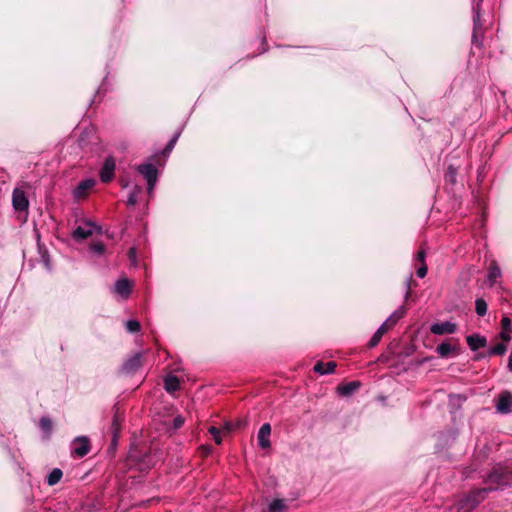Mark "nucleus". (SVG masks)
<instances>
[{
	"instance_id": "nucleus-2",
	"label": "nucleus",
	"mask_w": 512,
	"mask_h": 512,
	"mask_svg": "<svg viewBox=\"0 0 512 512\" xmlns=\"http://www.w3.org/2000/svg\"><path fill=\"white\" fill-rule=\"evenodd\" d=\"M488 489L477 488L471 490L468 494L460 497L455 505L457 512H470L479 505L487 496Z\"/></svg>"
},
{
	"instance_id": "nucleus-23",
	"label": "nucleus",
	"mask_w": 512,
	"mask_h": 512,
	"mask_svg": "<svg viewBox=\"0 0 512 512\" xmlns=\"http://www.w3.org/2000/svg\"><path fill=\"white\" fill-rule=\"evenodd\" d=\"M457 174H458L457 168H455L452 165H449L445 172V175H444L445 183L450 184L452 186L455 185L456 179H457Z\"/></svg>"
},
{
	"instance_id": "nucleus-43",
	"label": "nucleus",
	"mask_w": 512,
	"mask_h": 512,
	"mask_svg": "<svg viewBox=\"0 0 512 512\" xmlns=\"http://www.w3.org/2000/svg\"><path fill=\"white\" fill-rule=\"evenodd\" d=\"M122 186H123V187H126V186H127V184H126L125 182H122Z\"/></svg>"
},
{
	"instance_id": "nucleus-10",
	"label": "nucleus",
	"mask_w": 512,
	"mask_h": 512,
	"mask_svg": "<svg viewBox=\"0 0 512 512\" xmlns=\"http://www.w3.org/2000/svg\"><path fill=\"white\" fill-rule=\"evenodd\" d=\"M496 409L501 414L512 412V393L510 391H502L496 399Z\"/></svg>"
},
{
	"instance_id": "nucleus-11",
	"label": "nucleus",
	"mask_w": 512,
	"mask_h": 512,
	"mask_svg": "<svg viewBox=\"0 0 512 512\" xmlns=\"http://www.w3.org/2000/svg\"><path fill=\"white\" fill-rule=\"evenodd\" d=\"M430 331L434 335L453 334L457 331V324L450 321L434 323L430 326Z\"/></svg>"
},
{
	"instance_id": "nucleus-29",
	"label": "nucleus",
	"mask_w": 512,
	"mask_h": 512,
	"mask_svg": "<svg viewBox=\"0 0 512 512\" xmlns=\"http://www.w3.org/2000/svg\"><path fill=\"white\" fill-rule=\"evenodd\" d=\"M179 135H180L179 133H176L172 137V139H170V141L167 143V145L165 146V148L163 149V151L161 153L162 156L166 157V156H168L171 153V151L173 150V148L176 145V142H177V140L179 138Z\"/></svg>"
},
{
	"instance_id": "nucleus-28",
	"label": "nucleus",
	"mask_w": 512,
	"mask_h": 512,
	"mask_svg": "<svg viewBox=\"0 0 512 512\" xmlns=\"http://www.w3.org/2000/svg\"><path fill=\"white\" fill-rule=\"evenodd\" d=\"M141 192V188L138 186H135L134 189L131 191V193L128 196L127 199V205L128 206H135L138 202V196Z\"/></svg>"
},
{
	"instance_id": "nucleus-4",
	"label": "nucleus",
	"mask_w": 512,
	"mask_h": 512,
	"mask_svg": "<svg viewBox=\"0 0 512 512\" xmlns=\"http://www.w3.org/2000/svg\"><path fill=\"white\" fill-rule=\"evenodd\" d=\"M91 450V443L88 437L75 438L71 443V456L76 459L83 458Z\"/></svg>"
},
{
	"instance_id": "nucleus-39",
	"label": "nucleus",
	"mask_w": 512,
	"mask_h": 512,
	"mask_svg": "<svg viewBox=\"0 0 512 512\" xmlns=\"http://www.w3.org/2000/svg\"><path fill=\"white\" fill-rule=\"evenodd\" d=\"M260 45H261V48L259 49L257 54H262L267 50V42H266L265 37H261Z\"/></svg>"
},
{
	"instance_id": "nucleus-35",
	"label": "nucleus",
	"mask_w": 512,
	"mask_h": 512,
	"mask_svg": "<svg viewBox=\"0 0 512 512\" xmlns=\"http://www.w3.org/2000/svg\"><path fill=\"white\" fill-rule=\"evenodd\" d=\"M198 451L202 457H207L212 453V447L210 445H201Z\"/></svg>"
},
{
	"instance_id": "nucleus-5",
	"label": "nucleus",
	"mask_w": 512,
	"mask_h": 512,
	"mask_svg": "<svg viewBox=\"0 0 512 512\" xmlns=\"http://www.w3.org/2000/svg\"><path fill=\"white\" fill-rule=\"evenodd\" d=\"M134 289V282L127 277L119 278L113 287V293L116 294L120 299H129Z\"/></svg>"
},
{
	"instance_id": "nucleus-18",
	"label": "nucleus",
	"mask_w": 512,
	"mask_h": 512,
	"mask_svg": "<svg viewBox=\"0 0 512 512\" xmlns=\"http://www.w3.org/2000/svg\"><path fill=\"white\" fill-rule=\"evenodd\" d=\"M512 335V321L508 316H504L501 320L500 338L503 342H509Z\"/></svg>"
},
{
	"instance_id": "nucleus-24",
	"label": "nucleus",
	"mask_w": 512,
	"mask_h": 512,
	"mask_svg": "<svg viewBox=\"0 0 512 512\" xmlns=\"http://www.w3.org/2000/svg\"><path fill=\"white\" fill-rule=\"evenodd\" d=\"M63 472L59 468H54L47 477V483L49 486L56 485L62 478Z\"/></svg>"
},
{
	"instance_id": "nucleus-26",
	"label": "nucleus",
	"mask_w": 512,
	"mask_h": 512,
	"mask_svg": "<svg viewBox=\"0 0 512 512\" xmlns=\"http://www.w3.org/2000/svg\"><path fill=\"white\" fill-rule=\"evenodd\" d=\"M475 310L478 316H485L487 313V303L484 299L478 298L475 301Z\"/></svg>"
},
{
	"instance_id": "nucleus-19",
	"label": "nucleus",
	"mask_w": 512,
	"mask_h": 512,
	"mask_svg": "<svg viewBox=\"0 0 512 512\" xmlns=\"http://www.w3.org/2000/svg\"><path fill=\"white\" fill-rule=\"evenodd\" d=\"M466 341H467L469 348L472 351H476L480 348H483L487 344L486 338L479 334H472V335L467 336Z\"/></svg>"
},
{
	"instance_id": "nucleus-8",
	"label": "nucleus",
	"mask_w": 512,
	"mask_h": 512,
	"mask_svg": "<svg viewBox=\"0 0 512 512\" xmlns=\"http://www.w3.org/2000/svg\"><path fill=\"white\" fill-rule=\"evenodd\" d=\"M95 185L96 181L94 179L82 180L73 190V198L77 201L86 199Z\"/></svg>"
},
{
	"instance_id": "nucleus-42",
	"label": "nucleus",
	"mask_w": 512,
	"mask_h": 512,
	"mask_svg": "<svg viewBox=\"0 0 512 512\" xmlns=\"http://www.w3.org/2000/svg\"><path fill=\"white\" fill-rule=\"evenodd\" d=\"M161 155L159 154H155L151 157V160L154 161V162H158L159 159H160Z\"/></svg>"
},
{
	"instance_id": "nucleus-25",
	"label": "nucleus",
	"mask_w": 512,
	"mask_h": 512,
	"mask_svg": "<svg viewBox=\"0 0 512 512\" xmlns=\"http://www.w3.org/2000/svg\"><path fill=\"white\" fill-rule=\"evenodd\" d=\"M286 508V504L282 499L273 500L268 507V512H282Z\"/></svg>"
},
{
	"instance_id": "nucleus-40",
	"label": "nucleus",
	"mask_w": 512,
	"mask_h": 512,
	"mask_svg": "<svg viewBox=\"0 0 512 512\" xmlns=\"http://www.w3.org/2000/svg\"><path fill=\"white\" fill-rule=\"evenodd\" d=\"M128 257L132 262L136 261V248L131 247L128 251Z\"/></svg>"
},
{
	"instance_id": "nucleus-1",
	"label": "nucleus",
	"mask_w": 512,
	"mask_h": 512,
	"mask_svg": "<svg viewBox=\"0 0 512 512\" xmlns=\"http://www.w3.org/2000/svg\"><path fill=\"white\" fill-rule=\"evenodd\" d=\"M485 483L488 491H494L512 483V466L496 464L488 474Z\"/></svg>"
},
{
	"instance_id": "nucleus-31",
	"label": "nucleus",
	"mask_w": 512,
	"mask_h": 512,
	"mask_svg": "<svg viewBox=\"0 0 512 512\" xmlns=\"http://www.w3.org/2000/svg\"><path fill=\"white\" fill-rule=\"evenodd\" d=\"M507 347L504 343H498L492 346L489 350L490 355H503L506 351Z\"/></svg>"
},
{
	"instance_id": "nucleus-17",
	"label": "nucleus",
	"mask_w": 512,
	"mask_h": 512,
	"mask_svg": "<svg viewBox=\"0 0 512 512\" xmlns=\"http://www.w3.org/2000/svg\"><path fill=\"white\" fill-rule=\"evenodd\" d=\"M502 277V272L496 261H491L488 267L487 280L490 286L497 283L498 279Z\"/></svg>"
},
{
	"instance_id": "nucleus-16",
	"label": "nucleus",
	"mask_w": 512,
	"mask_h": 512,
	"mask_svg": "<svg viewBox=\"0 0 512 512\" xmlns=\"http://www.w3.org/2000/svg\"><path fill=\"white\" fill-rule=\"evenodd\" d=\"M473 45L479 49L484 47V32L479 23V14L474 18V32L472 37Z\"/></svg>"
},
{
	"instance_id": "nucleus-32",
	"label": "nucleus",
	"mask_w": 512,
	"mask_h": 512,
	"mask_svg": "<svg viewBox=\"0 0 512 512\" xmlns=\"http://www.w3.org/2000/svg\"><path fill=\"white\" fill-rule=\"evenodd\" d=\"M208 432L212 435V437L217 445H220L222 443V437L220 435L221 430L219 428H217L215 426H211V427H209Z\"/></svg>"
},
{
	"instance_id": "nucleus-34",
	"label": "nucleus",
	"mask_w": 512,
	"mask_h": 512,
	"mask_svg": "<svg viewBox=\"0 0 512 512\" xmlns=\"http://www.w3.org/2000/svg\"><path fill=\"white\" fill-rule=\"evenodd\" d=\"M112 430H113V433H114V438H116L117 434H118V432L120 430V419H119L117 414H115L113 422H112Z\"/></svg>"
},
{
	"instance_id": "nucleus-33",
	"label": "nucleus",
	"mask_w": 512,
	"mask_h": 512,
	"mask_svg": "<svg viewBox=\"0 0 512 512\" xmlns=\"http://www.w3.org/2000/svg\"><path fill=\"white\" fill-rule=\"evenodd\" d=\"M425 258H426V250H425L424 246H421L416 253L415 260L417 262H419L420 264H422V263H425Z\"/></svg>"
},
{
	"instance_id": "nucleus-15",
	"label": "nucleus",
	"mask_w": 512,
	"mask_h": 512,
	"mask_svg": "<svg viewBox=\"0 0 512 512\" xmlns=\"http://www.w3.org/2000/svg\"><path fill=\"white\" fill-rule=\"evenodd\" d=\"M143 365V355L136 353L123 364V370L127 373H134Z\"/></svg>"
},
{
	"instance_id": "nucleus-12",
	"label": "nucleus",
	"mask_w": 512,
	"mask_h": 512,
	"mask_svg": "<svg viewBox=\"0 0 512 512\" xmlns=\"http://www.w3.org/2000/svg\"><path fill=\"white\" fill-rule=\"evenodd\" d=\"M271 425L269 423L263 424L257 435L258 445L263 450H268L271 448Z\"/></svg>"
},
{
	"instance_id": "nucleus-38",
	"label": "nucleus",
	"mask_w": 512,
	"mask_h": 512,
	"mask_svg": "<svg viewBox=\"0 0 512 512\" xmlns=\"http://www.w3.org/2000/svg\"><path fill=\"white\" fill-rule=\"evenodd\" d=\"M183 424H184V418L182 416H177L173 419V427L175 429L182 427Z\"/></svg>"
},
{
	"instance_id": "nucleus-14",
	"label": "nucleus",
	"mask_w": 512,
	"mask_h": 512,
	"mask_svg": "<svg viewBox=\"0 0 512 512\" xmlns=\"http://www.w3.org/2000/svg\"><path fill=\"white\" fill-rule=\"evenodd\" d=\"M96 225L91 222H85L83 225H79L73 231V238L76 240H84L93 235L94 230L96 229Z\"/></svg>"
},
{
	"instance_id": "nucleus-37",
	"label": "nucleus",
	"mask_w": 512,
	"mask_h": 512,
	"mask_svg": "<svg viewBox=\"0 0 512 512\" xmlns=\"http://www.w3.org/2000/svg\"><path fill=\"white\" fill-rule=\"evenodd\" d=\"M90 247L94 252L99 254L103 253L105 250V246L102 242L93 243Z\"/></svg>"
},
{
	"instance_id": "nucleus-21",
	"label": "nucleus",
	"mask_w": 512,
	"mask_h": 512,
	"mask_svg": "<svg viewBox=\"0 0 512 512\" xmlns=\"http://www.w3.org/2000/svg\"><path fill=\"white\" fill-rule=\"evenodd\" d=\"M359 387H360V382L352 381V382H349V383L338 385L337 392L341 396H349L353 392H355Z\"/></svg>"
},
{
	"instance_id": "nucleus-36",
	"label": "nucleus",
	"mask_w": 512,
	"mask_h": 512,
	"mask_svg": "<svg viewBox=\"0 0 512 512\" xmlns=\"http://www.w3.org/2000/svg\"><path fill=\"white\" fill-rule=\"evenodd\" d=\"M427 270H428V268H427L426 263H422V264H420V266L417 268V270H416V274H417V276H418L419 278H424V277L426 276V274H427Z\"/></svg>"
},
{
	"instance_id": "nucleus-7",
	"label": "nucleus",
	"mask_w": 512,
	"mask_h": 512,
	"mask_svg": "<svg viewBox=\"0 0 512 512\" xmlns=\"http://www.w3.org/2000/svg\"><path fill=\"white\" fill-rule=\"evenodd\" d=\"M115 170H116V161L113 156H108L104 163L102 168L99 172L100 180L103 183H109L114 179L115 176Z\"/></svg>"
},
{
	"instance_id": "nucleus-22",
	"label": "nucleus",
	"mask_w": 512,
	"mask_h": 512,
	"mask_svg": "<svg viewBox=\"0 0 512 512\" xmlns=\"http://www.w3.org/2000/svg\"><path fill=\"white\" fill-rule=\"evenodd\" d=\"M164 388L169 393H174L180 389V380L173 375L167 376L164 379Z\"/></svg>"
},
{
	"instance_id": "nucleus-13",
	"label": "nucleus",
	"mask_w": 512,
	"mask_h": 512,
	"mask_svg": "<svg viewBox=\"0 0 512 512\" xmlns=\"http://www.w3.org/2000/svg\"><path fill=\"white\" fill-rule=\"evenodd\" d=\"M395 321L394 320H391V319H388L387 321H385L378 329L377 331L373 334V336L371 337V339L369 340L368 342V346L370 348H373L375 346H377L379 344V342L381 341L383 335L388 332L389 329H391V327L394 325Z\"/></svg>"
},
{
	"instance_id": "nucleus-6",
	"label": "nucleus",
	"mask_w": 512,
	"mask_h": 512,
	"mask_svg": "<svg viewBox=\"0 0 512 512\" xmlns=\"http://www.w3.org/2000/svg\"><path fill=\"white\" fill-rule=\"evenodd\" d=\"M137 171L147 180L148 189L151 191L157 181L158 171L152 163L137 166Z\"/></svg>"
},
{
	"instance_id": "nucleus-27",
	"label": "nucleus",
	"mask_w": 512,
	"mask_h": 512,
	"mask_svg": "<svg viewBox=\"0 0 512 512\" xmlns=\"http://www.w3.org/2000/svg\"><path fill=\"white\" fill-rule=\"evenodd\" d=\"M52 420L49 417H41L39 420L40 429L46 434H50L52 431Z\"/></svg>"
},
{
	"instance_id": "nucleus-30",
	"label": "nucleus",
	"mask_w": 512,
	"mask_h": 512,
	"mask_svg": "<svg viewBox=\"0 0 512 512\" xmlns=\"http://www.w3.org/2000/svg\"><path fill=\"white\" fill-rule=\"evenodd\" d=\"M127 331L137 333L141 330V324L137 320H128L125 324Z\"/></svg>"
},
{
	"instance_id": "nucleus-9",
	"label": "nucleus",
	"mask_w": 512,
	"mask_h": 512,
	"mask_svg": "<svg viewBox=\"0 0 512 512\" xmlns=\"http://www.w3.org/2000/svg\"><path fill=\"white\" fill-rule=\"evenodd\" d=\"M436 352L442 358H447L450 355H457L459 353V343L457 339H449L443 341L437 346Z\"/></svg>"
},
{
	"instance_id": "nucleus-3",
	"label": "nucleus",
	"mask_w": 512,
	"mask_h": 512,
	"mask_svg": "<svg viewBox=\"0 0 512 512\" xmlns=\"http://www.w3.org/2000/svg\"><path fill=\"white\" fill-rule=\"evenodd\" d=\"M12 205L14 210L18 214H23L24 218H27L28 209H29V200L26 196V193L21 188H15L12 193Z\"/></svg>"
},
{
	"instance_id": "nucleus-41",
	"label": "nucleus",
	"mask_w": 512,
	"mask_h": 512,
	"mask_svg": "<svg viewBox=\"0 0 512 512\" xmlns=\"http://www.w3.org/2000/svg\"><path fill=\"white\" fill-rule=\"evenodd\" d=\"M232 429H234V428L232 427V424H231V423H228V422H227V423H225V424H224V426L222 427V430H225L226 432H229V431H231Z\"/></svg>"
},
{
	"instance_id": "nucleus-20",
	"label": "nucleus",
	"mask_w": 512,
	"mask_h": 512,
	"mask_svg": "<svg viewBox=\"0 0 512 512\" xmlns=\"http://www.w3.org/2000/svg\"><path fill=\"white\" fill-rule=\"evenodd\" d=\"M337 367V363L335 361H329V362H322L318 361L314 367L313 370L315 373L325 375V374H331L335 371Z\"/></svg>"
}]
</instances>
